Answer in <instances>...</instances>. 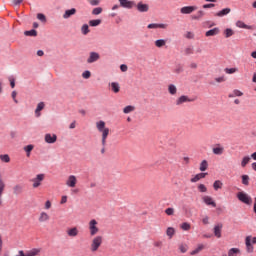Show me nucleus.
<instances>
[{
  "label": "nucleus",
  "mask_w": 256,
  "mask_h": 256,
  "mask_svg": "<svg viewBox=\"0 0 256 256\" xmlns=\"http://www.w3.org/2000/svg\"><path fill=\"white\" fill-rule=\"evenodd\" d=\"M207 169H209V162H207V160H203L200 163L199 170L203 173L204 171H207Z\"/></svg>",
  "instance_id": "obj_32"
},
{
  "label": "nucleus",
  "mask_w": 256,
  "mask_h": 256,
  "mask_svg": "<svg viewBox=\"0 0 256 256\" xmlns=\"http://www.w3.org/2000/svg\"><path fill=\"white\" fill-rule=\"evenodd\" d=\"M66 234L69 237H77L79 235V229L77 227H71L66 230Z\"/></svg>",
  "instance_id": "obj_16"
},
{
  "label": "nucleus",
  "mask_w": 256,
  "mask_h": 256,
  "mask_svg": "<svg viewBox=\"0 0 256 256\" xmlns=\"http://www.w3.org/2000/svg\"><path fill=\"white\" fill-rule=\"evenodd\" d=\"M33 149H34V146L31 144L24 147V151H26L27 157H29V155L31 154V151H33Z\"/></svg>",
  "instance_id": "obj_48"
},
{
  "label": "nucleus",
  "mask_w": 256,
  "mask_h": 256,
  "mask_svg": "<svg viewBox=\"0 0 256 256\" xmlns=\"http://www.w3.org/2000/svg\"><path fill=\"white\" fill-rule=\"evenodd\" d=\"M165 213H166V215H169V216L175 215V209L174 208H167L165 210Z\"/></svg>",
  "instance_id": "obj_54"
},
{
  "label": "nucleus",
  "mask_w": 256,
  "mask_h": 256,
  "mask_svg": "<svg viewBox=\"0 0 256 256\" xmlns=\"http://www.w3.org/2000/svg\"><path fill=\"white\" fill-rule=\"evenodd\" d=\"M133 111H135V106H126L124 109H123V113H125L126 115L129 114V113H133Z\"/></svg>",
  "instance_id": "obj_39"
},
{
  "label": "nucleus",
  "mask_w": 256,
  "mask_h": 256,
  "mask_svg": "<svg viewBox=\"0 0 256 256\" xmlns=\"http://www.w3.org/2000/svg\"><path fill=\"white\" fill-rule=\"evenodd\" d=\"M180 228L183 230V231H190L191 230V224L187 223V222H184L180 225Z\"/></svg>",
  "instance_id": "obj_41"
},
{
  "label": "nucleus",
  "mask_w": 256,
  "mask_h": 256,
  "mask_svg": "<svg viewBox=\"0 0 256 256\" xmlns=\"http://www.w3.org/2000/svg\"><path fill=\"white\" fill-rule=\"evenodd\" d=\"M0 161H2V163H11V157H9L8 154H1Z\"/></svg>",
  "instance_id": "obj_38"
},
{
  "label": "nucleus",
  "mask_w": 256,
  "mask_h": 256,
  "mask_svg": "<svg viewBox=\"0 0 256 256\" xmlns=\"http://www.w3.org/2000/svg\"><path fill=\"white\" fill-rule=\"evenodd\" d=\"M212 153L214 155H223V153H225V147L221 144H215L212 148Z\"/></svg>",
  "instance_id": "obj_11"
},
{
  "label": "nucleus",
  "mask_w": 256,
  "mask_h": 256,
  "mask_svg": "<svg viewBox=\"0 0 256 256\" xmlns=\"http://www.w3.org/2000/svg\"><path fill=\"white\" fill-rule=\"evenodd\" d=\"M96 128L98 129L99 133H102V149L101 154H105V146L107 145V137H109V128L105 127V121L100 120L96 122Z\"/></svg>",
  "instance_id": "obj_1"
},
{
  "label": "nucleus",
  "mask_w": 256,
  "mask_h": 256,
  "mask_svg": "<svg viewBox=\"0 0 256 256\" xmlns=\"http://www.w3.org/2000/svg\"><path fill=\"white\" fill-rule=\"evenodd\" d=\"M197 189L200 193H207V186L205 184H198Z\"/></svg>",
  "instance_id": "obj_45"
},
{
  "label": "nucleus",
  "mask_w": 256,
  "mask_h": 256,
  "mask_svg": "<svg viewBox=\"0 0 256 256\" xmlns=\"http://www.w3.org/2000/svg\"><path fill=\"white\" fill-rule=\"evenodd\" d=\"M225 73L228 75H233V73H237L238 69L237 68H225Z\"/></svg>",
  "instance_id": "obj_49"
},
{
  "label": "nucleus",
  "mask_w": 256,
  "mask_h": 256,
  "mask_svg": "<svg viewBox=\"0 0 256 256\" xmlns=\"http://www.w3.org/2000/svg\"><path fill=\"white\" fill-rule=\"evenodd\" d=\"M44 139L47 143L53 144V143L57 142V135H55V134H46Z\"/></svg>",
  "instance_id": "obj_18"
},
{
  "label": "nucleus",
  "mask_w": 256,
  "mask_h": 256,
  "mask_svg": "<svg viewBox=\"0 0 256 256\" xmlns=\"http://www.w3.org/2000/svg\"><path fill=\"white\" fill-rule=\"evenodd\" d=\"M88 3H90L92 7H96L97 5H99V3H101V0H88Z\"/></svg>",
  "instance_id": "obj_55"
},
{
  "label": "nucleus",
  "mask_w": 256,
  "mask_h": 256,
  "mask_svg": "<svg viewBox=\"0 0 256 256\" xmlns=\"http://www.w3.org/2000/svg\"><path fill=\"white\" fill-rule=\"evenodd\" d=\"M245 245L247 253H253V251H255V247L253 245H256V237L247 236L245 238Z\"/></svg>",
  "instance_id": "obj_4"
},
{
  "label": "nucleus",
  "mask_w": 256,
  "mask_h": 256,
  "mask_svg": "<svg viewBox=\"0 0 256 256\" xmlns=\"http://www.w3.org/2000/svg\"><path fill=\"white\" fill-rule=\"evenodd\" d=\"M136 9H137V11H139V13H148L149 4H145V3H143V1H140L137 3Z\"/></svg>",
  "instance_id": "obj_10"
},
{
  "label": "nucleus",
  "mask_w": 256,
  "mask_h": 256,
  "mask_svg": "<svg viewBox=\"0 0 256 256\" xmlns=\"http://www.w3.org/2000/svg\"><path fill=\"white\" fill-rule=\"evenodd\" d=\"M100 59H101V55L99 53L90 52L86 61L89 65H91V63H96V61H99Z\"/></svg>",
  "instance_id": "obj_7"
},
{
  "label": "nucleus",
  "mask_w": 256,
  "mask_h": 256,
  "mask_svg": "<svg viewBox=\"0 0 256 256\" xmlns=\"http://www.w3.org/2000/svg\"><path fill=\"white\" fill-rule=\"evenodd\" d=\"M21 193H23V185L21 184H16L13 187V194L14 195H21Z\"/></svg>",
  "instance_id": "obj_25"
},
{
  "label": "nucleus",
  "mask_w": 256,
  "mask_h": 256,
  "mask_svg": "<svg viewBox=\"0 0 256 256\" xmlns=\"http://www.w3.org/2000/svg\"><path fill=\"white\" fill-rule=\"evenodd\" d=\"M202 201L203 203H205V205H208L211 207H217V203L215 202V200H213L211 196H207V195L203 196Z\"/></svg>",
  "instance_id": "obj_13"
},
{
  "label": "nucleus",
  "mask_w": 256,
  "mask_h": 256,
  "mask_svg": "<svg viewBox=\"0 0 256 256\" xmlns=\"http://www.w3.org/2000/svg\"><path fill=\"white\" fill-rule=\"evenodd\" d=\"M186 39H193L195 37V34L191 31H188L185 33Z\"/></svg>",
  "instance_id": "obj_56"
},
{
  "label": "nucleus",
  "mask_w": 256,
  "mask_h": 256,
  "mask_svg": "<svg viewBox=\"0 0 256 256\" xmlns=\"http://www.w3.org/2000/svg\"><path fill=\"white\" fill-rule=\"evenodd\" d=\"M83 79H91V71L86 70L82 73Z\"/></svg>",
  "instance_id": "obj_53"
},
{
  "label": "nucleus",
  "mask_w": 256,
  "mask_h": 256,
  "mask_svg": "<svg viewBox=\"0 0 256 256\" xmlns=\"http://www.w3.org/2000/svg\"><path fill=\"white\" fill-rule=\"evenodd\" d=\"M213 189L215 191H219V189H223V182H221V180H216L213 183Z\"/></svg>",
  "instance_id": "obj_34"
},
{
  "label": "nucleus",
  "mask_w": 256,
  "mask_h": 256,
  "mask_svg": "<svg viewBox=\"0 0 256 256\" xmlns=\"http://www.w3.org/2000/svg\"><path fill=\"white\" fill-rule=\"evenodd\" d=\"M204 249L205 245L199 244L198 247L190 253V255H197L198 253H201V251H203Z\"/></svg>",
  "instance_id": "obj_35"
},
{
  "label": "nucleus",
  "mask_w": 256,
  "mask_h": 256,
  "mask_svg": "<svg viewBox=\"0 0 256 256\" xmlns=\"http://www.w3.org/2000/svg\"><path fill=\"white\" fill-rule=\"evenodd\" d=\"M236 27H239V29H253V26H249V25L245 24V22H243V21H237Z\"/></svg>",
  "instance_id": "obj_31"
},
{
  "label": "nucleus",
  "mask_w": 256,
  "mask_h": 256,
  "mask_svg": "<svg viewBox=\"0 0 256 256\" xmlns=\"http://www.w3.org/2000/svg\"><path fill=\"white\" fill-rule=\"evenodd\" d=\"M242 185H249V175H242Z\"/></svg>",
  "instance_id": "obj_52"
},
{
  "label": "nucleus",
  "mask_w": 256,
  "mask_h": 256,
  "mask_svg": "<svg viewBox=\"0 0 256 256\" xmlns=\"http://www.w3.org/2000/svg\"><path fill=\"white\" fill-rule=\"evenodd\" d=\"M103 13V8L96 7L92 10V15H101Z\"/></svg>",
  "instance_id": "obj_46"
},
{
  "label": "nucleus",
  "mask_w": 256,
  "mask_h": 256,
  "mask_svg": "<svg viewBox=\"0 0 256 256\" xmlns=\"http://www.w3.org/2000/svg\"><path fill=\"white\" fill-rule=\"evenodd\" d=\"M110 87L114 93H119V91H121V85H119L117 82H112Z\"/></svg>",
  "instance_id": "obj_30"
},
{
  "label": "nucleus",
  "mask_w": 256,
  "mask_h": 256,
  "mask_svg": "<svg viewBox=\"0 0 256 256\" xmlns=\"http://www.w3.org/2000/svg\"><path fill=\"white\" fill-rule=\"evenodd\" d=\"M168 93L170 95H177V86L175 84L168 85Z\"/></svg>",
  "instance_id": "obj_33"
},
{
  "label": "nucleus",
  "mask_w": 256,
  "mask_h": 256,
  "mask_svg": "<svg viewBox=\"0 0 256 256\" xmlns=\"http://www.w3.org/2000/svg\"><path fill=\"white\" fill-rule=\"evenodd\" d=\"M168 27L167 24L152 23L147 26V29H167Z\"/></svg>",
  "instance_id": "obj_17"
},
{
  "label": "nucleus",
  "mask_w": 256,
  "mask_h": 256,
  "mask_svg": "<svg viewBox=\"0 0 256 256\" xmlns=\"http://www.w3.org/2000/svg\"><path fill=\"white\" fill-rule=\"evenodd\" d=\"M186 55H193V47H188L185 49Z\"/></svg>",
  "instance_id": "obj_61"
},
{
  "label": "nucleus",
  "mask_w": 256,
  "mask_h": 256,
  "mask_svg": "<svg viewBox=\"0 0 256 256\" xmlns=\"http://www.w3.org/2000/svg\"><path fill=\"white\" fill-rule=\"evenodd\" d=\"M193 99L189 98V96L182 95L176 100V105L179 107L183 105V103H191Z\"/></svg>",
  "instance_id": "obj_12"
},
{
  "label": "nucleus",
  "mask_w": 256,
  "mask_h": 256,
  "mask_svg": "<svg viewBox=\"0 0 256 256\" xmlns=\"http://www.w3.org/2000/svg\"><path fill=\"white\" fill-rule=\"evenodd\" d=\"M89 25L84 24L81 28V32L83 33V35H87L89 33Z\"/></svg>",
  "instance_id": "obj_50"
},
{
  "label": "nucleus",
  "mask_w": 256,
  "mask_h": 256,
  "mask_svg": "<svg viewBox=\"0 0 256 256\" xmlns=\"http://www.w3.org/2000/svg\"><path fill=\"white\" fill-rule=\"evenodd\" d=\"M202 7H203V9H213V7H215V4H213V3L204 4Z\"/></svg>",
  "instance_id": "obj_60"
},
{
  "label": "nucleus",
  "mask_w": 256,
  "mask_h": 256,
  "mask_svg": "<svg viewBox=\"0 0 256 256\" xmlns=\"http://www.w3.org/2000/svg\"><path fill=\"white\" fill-rule=\"evenodd\" d=\"M24 35H26V37H37V30L25 31Z\"/></svg>",
  "instance_id": "obj_40"
},
{
  "label": "nucleus",
  "mask_w": 256,
  "mask_h": 256,
  "mask_svg": "<svg viewBox=\"0 0 256 256\" xmlns=\"http://www.w3.org/2000/svg\"><path fill=\"white\" fill-rule=\"evenodd\" d=\"M51 207H52L51 201L47 200L45 202L44 209L49 210L51 209Z\"/></svg>",
  "instance_id": "obj_59"
},
{
  "label": "nucleus",
  "mask_w": 256,
  "mask_h": 256,
  "mask_svg": "<svg viewBox=\"0 0 256 256\" xmlns=\"http://www.w3.org/2000/svg\"><path fill=\"white\" fill-rule=\"evenodd\" d=\"M5 181H3V178L0 176V207H3V193H5Z\"/></svg>",
  "instance_id": "obj_15"
},
{
  "label": "nucleus",
  "mask_w": 256,
  "mask_h": 256,
  "mask_svg": "<svg viewBox=\"0 0 256 256\" xmlns=\"http://www.w3.org/2000/svg\"><path fill=\"white\" fill-rule=\"evenodd\" d=\"M188 249H189V246H187V244H180L179 245L180 253H187Z\"/></svg>",
  "instance_id": "obj_47"
},
{
  "label": "nucleus",
  "mask_w": 256,
  "mask_h": 256,
  "mask_svg": "<svg viewBox=\"0 0 256 256\" xmlns=\"http://www.w3.org/2000/svg\"><path fill=\"white\" fill-rule=\"evenodd\" d=\"M239 253H241V250L239 248H231L228 251V256H237L239 255Z\"/></svg>",
  "instance_id": "obj_36"
},
{
  "label": "nucleus",
  "mask_w": 256,
  "mask_h": 256,
  "mask_svg": "<svg viewBox=\"0 0 256 256\" xmlns=\"http://www.w3.org/2000/svg\"><path fill=\"white\" fill-rule=\"evenodd\" d=\"M214 81H216V83H225L226 79H225V76H221V77L215 78Z\"/></svg>",
  "instance_id": "obj_57"
},
{
  "label": "nucleus",
  "mask_w": 256,
  "mask_h": 256,
  "mask_svg": "<svg viewBox=\"0 0 256 256\" xmlns=\"http://www.w3.org/2000/svg\"><path fill=\"white\" fill-rule=\"evenodd\" d=\"M155 47H158V49H161V47H165L167 45V40L165 39H159L154 42Z\"/></svg>",
  "instance_id": "obj_29"
},
{
  "label": "nucleus",
  "mask_w": 256,
  "mask_h": 256,
  "mask_svg": "<svg viewBox=\"0 0 256 256\" xmlns=\"http://www.w3.org/2000/svg\"><path fill=\"white\" fill-rule=\"evenodd\" d=\"M166 235L169 237V239H173V236L175 235V228L168 227L166 230Z\"/></svg>",
  "instance_id": "obj_37"
},
{
  "label": "nucleus",
  "mask_w": 256,
  "mask_h": 256,
  "mask_svg": "<svg viewBox=\"0 0 256 256\" xmlns=\"http://www.w3.org/2000/svg\"><path fill=\"white\" fill-rule=\"evenodd\" d=\"M66 185L67 187H76L77 185V176L75 175H70L68 176L67 180H66Z\"/></svg>",
  "instance_id": "obj_14"
},
{
  "label": "nucleus",
  "mask_w": 256,
  "mask_h": 256,
  "mask_svg": "<svg viewBox=\"0 0 256 256\" xmlns=\"http://www.w3.org/2000/svg\"><path fill=\"white\" fill-rule=\"evenodd\" d=\"M205 17V11L199 10L195 15L192 16V19L194 21H199L200 19H203Z\"/></svg>",
  "instance_id": "obj_27"
},
{
  "label": "nucleus",
  "mask_w": 256,
  "mask_h": 256,
  "mask_svg": "<svg viewBox=\"0 0 256 256\" xmlns=\"http://www.w3.org/2000/svg\"><path fill=\"white\" fill-rule=\"evenodd\" d=\"M88 230L91 237H95L97 233H99V222L97 220L92 219L88 222Z\"/></svg>",
  "instance_id": "obj_3"
},
{
  "label": "nucleus",
  "mask_w": 256,
  "mask_h": 256,
  "mask_svg": "<svg viewBox=\"0 0 256 256\" xmlns=\"http://www.w3.org/2000/svg\"><path fill=\"white\" fill-rule=\"evenodd\" d=\"M231 13V8H224L216 13V17H225V15H229Z\"/></svg>",
  "instance_id": "obj_26"
},
{
  "label": "nucleus",
  "mask_w": 256,
  "mask_h": 256,
  "mask_svg": "<svg viewBox=\"0 0 256 256\" xmlns=\"http://www.w3.org/2000/svg\"><path fill=\"white\" fill-rule=\"evenodd\" d=\"M37 19H39V21H41L42 23H47V17H45L44 14L38 13Z\"/></svg>",
  "instance_id": "obj_51"
},
{
  "label": "nucleus",
  "mask_w": 256,
  "mask_h": 256,
  "mask_svg": "<svg viewBox=\"0 0 256 256\" xmlns=\"http://www.w3.org/2000/svg\"><path fill=\"white\" fill-rule=\"evenodd\" d=\"M101 23L100 19H96V20H90L89 21V25L90 27H99V24Z\"/></svg>",
  "instance_id": "obj_42"
},
{
  "label": "nucleus",
  "mask_w": 256,
  "mask_h": 256,
  "mask_svg": "<svg viewBox=\"0 0 256 256\" xmlns=\"http://www.w3.org/2000/svg\"><path fill=\"white\" fill-rule=\"evenodd\" d=\"M33 189H37L41 187L43 181H45V174H38L36 177L32 178L31 180Z\"/></svg>",
  "instance_id": "obj_6"
},
{
  "label": "nucleus",
  "mask_w": 256,
  "mask_h": 256,
  "mask_svg": "<svg viewBox=\"0 0 256 256\" xmlns=\"http://www.w3.org/2000/svg\"><path fill=\"white\" fill-rule=\"evenodd\" d=\"M121 7L125 9H133L134 3L131 0H119Z\"/></svg>",
  "instance_id": "obj_21"
},
{
  "label": "nucleus",
  "mask_w": 256,
  "mask_h": 256,
  "mask_svg": "<svg viewBox=\"0 0 256 256\" xmlns=\"http://www.w3.org/2000/svg\"><path fill=\"white\" fill-rule=\"evenodd\" d=\"M194 11H197V6H183L180 8L181 15H191Z\"/></svg>",
  "instance_id": "obj_8"
},
{
  "label": "nucleus",
  "mask_w": 256,
  "mask_h": 256,
  "mask_svg": "<svg viewBox=\"0 0 256 256\" xmlns=\"http://www.w3.org/2000/svg\"><path fill=\"white\" fill-rule=\"evenodd\" d=\"M207 177V173H198L193 178L190 179L191 183H197L201 181V179H205Z\"/></svg>",
  "instance_id": "obj_22"
},
{
  "label": "nucleus",
  "mask_w": 256,
  "mask_h": 256,
  "mask_svg": "<svg viewBox=\"0 0 256 256\" xmlns=\"http://www.w3.org/2000/svg\"><path fill=\"white\" fill-rule=\"evenodd\" d=\"M219 28H213L211 30H208L205 35L206 37H215V35H219Z\"/></svg>",
  "instance_id": "obj_24"
},
{
  "label": "nucleus",
  "mask_w": 256,
  "mask_h": 256,
  "mask_svg": "<svg viewBox=\"0 0 256 256\" xmlns=\"http://www.w3.org/2000/svg\"><path fill=\"white\" fill-rule=\"evenodd\" d=\"M49 221H51V215H49V213L42 211L40 212L39 216H38V222L39 223H49Z\"/></svg>",
  "instance_id": "obj_9"
},
{
  "label": "nucleus",
  "mask_w": 256,
  "mask_h": 256,
  "mask_svg": "<svg viewBox=\"0 0 256 256\" xmlns=\"http://www.w3.org/2000/svg\"><path fill=\"white\" fill-rule=\"evenodd\" d=\"M202 223L204 225H209V217L208 216H205L203 219H202Z\"/></svg>",
  "instance_id": "obj_64"
},
{
  "label": "nucleus",
  "mask_w": 256,
  "mask_h": 256,
  "mask_svg": "<svg viewBox=\"0 0 256 256\" xmlns=\"http://www.w3.org/2000/svg\"><path fill=\"white\" fill-rule=\"evenodd\" d=\"M224 35H225L226 39H229V37H233L234 32L231 28H228L224 31Z\"/></svg>",
  "instance_id": "obj_44"
},
{
  "label": "nucleus",
  "mask_w": 256,
  "mask_h": 256,
  "mask_svg": "<svg viewBox=\"0 0 256 256\" xmlns=\"http://www.w3.org/2000/svg\"><path fill=\"white\" fill-rule=\"evenodd\" d=\"M101 245H103V236H95L91 241L90 251L96 253V251H99Z\"/></svg>",
  "instance_id": "obj_2"
},
{
  "label": "nucleus",
  "mask_w": 256,
  "mask_h": 256,
  "mask_svg": "<svg viewBox=\"0 0 256 256\" xmlns=\"http://www.w3.org/2000/svg\"><path fill=\"white\" fill-rule=\"evenodd\" d=\"M237 199H239L241 203H244L245 205H251L253 203V198H251V196L245 192H238Z\"/></svg>",
  "instance_id": "obj_5"
},
{
  "label": "nucleus",
  "mask_w": 256,
  "mask_h": 256,
  "mask_svg": "<svg viewBox=\"0 0 256 256\" xmlns=\"http://www.w3.org/2000/svg\"><path fill=\"white\" fill-rule=\"evenodd\" d=\"M43 109H45V102H39L35 109V116L41 117V112L43 111Z\"/></svg>",
  "instance_id": "obj_20"
},
{
  "label": "nucleus",
  "mask_w": 256,
  "mask_h": 256,
  "mask_svg": "<svg viewBox=\"0 0 256 256\" xmlns=\"http://www.w3.org/2000/svg\"><path fill=\"white\" fill-rule=\"evenodd\" d=\"M9 81H10V87H11L12 89H15V78L10 77V78H9Z\"/></svg>",
  "instance_id": "obj_62"
},
{
  "label": "nucleus",
  "mask_w": 256,
  "mask_h": 256,
  "mask_svg": "<svg viewBox=\"0 0 256 256\" xmlns=\"http://www.w3.org/2000/svg\"><path fill=\"white\" fill-rule=\"evenodd\" d=\"M230 99H233L234 97H243V92L241 90L235 89L228 95Z\"/></svg>",
  "instance_id": "obj_28"
},
{
  "label": "nucleus",
  "mask_w": 256,
  "mask_h": 256,
  "mask_svg": "<svg viewBox=\"0 0 256 256\" xmlns=\"http://www.w3.org/2000/svg\"><path fill=\"white\" fill-rule=\"evenodd\" d=\"M249 161H251V157L246 156L241 161V167H247Z\"/></svg>",
  "instance_id": "obj_43"
},
{
  "label": "nucleus",
  "mask_w": 256,
  "mask_h": 256,
  "mask_svg": "<svg viewBox=\"0 0 256 256\" xmlns=\"http://www.w3.org/2000/svg\"><path fill=\"white\" fill-rule=\"evenodd\" d=\"M77 13V9L72 8L70 10H66L63 14V19H69V17H72V15H75Z\"/></svg>",
  "instance_id": "obj_23"
},
{
  "label": "nucleus",
  "mask_w": 256,
  "mask_h": 256,
  "mask_svg": "<svg viewBox=\"0 0 256 256\" xmlns=\"http://www.w3.org/2000/svg\"><path fill=\"white\" fill-rule=\"evenodd\" d=\"M129 67H127L126 64H122L120 65V70L122 71V73H127Z\"/></svg>",
  "instance_id": "obj_58"
},
{
  "label": "nucleus",
  "mask_w": 256,
  "mask_h": 256,
  "mask_svg": "<svg viewBox=\"0 0 256 256\" xmlns=\"http://www.w3.org/2000/svg\"><path fill=\"white\" fill-rule=\"evenodd\" d=\"M223 229V224L219 223L214 226V235L217 239H221V231Z\"/></svg>",
  "instance_id": "obj_19"
},
{
  "label": "nucleus",
  "mask_w": 256,
  "mask_h": 256,
  "mask_svg": "<svg viewBox=\"0 0 256 256\" xmlns=\"http://www.w3.org/2000/svg\"><path fill=\"white\" fill-rule=\"evenodd\" d=\"M11 95L14 103H19V101H17V91H13Z\"/></svg>",
  "instance_id": "obj_63"
}]
</instances>
